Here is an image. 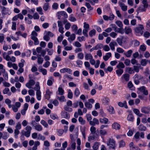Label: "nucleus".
<instances>
[{
	"label": "nucleus",
	"instance_id": "obj_1",
	"mask_svg": "<svg viewBox=\"0 0 150 150\" xmlns=\"http://www.w3.org/2000/svg\"><path fill=\"white\" fill-rule=\"evenodd\" d=\"M144 28L142 25H139L134 29V31L138 35H142L143 34Z\"/></svg>",
	"mask_w": 150,
	"mask_h": 150
},
{
	"label": "nucleus",
	"instance_id": "obj_2",
	"mask_svg": "<svg viewBox=\"0 0 150 150\" xmlns=\"http://www.w3.org/2000/svg\"><path fill=\"white\" fill-rule=\"evenodd\" d=\"M118 44L121 46L127 40V38L123 36H120L119 38H117L116 40Z\"/></svg>",
	"mask_w": 150,
	"mask_h": 150
},
{
	"label": "nucleus",
	"instance_id": "obj_3",
	"mask_svg": "<svg viewBox=\"0 0 150 150\" xmlns=\"http://www.w3.org/2000/svg\"><path fill=\"white\" fill-rule=\"evenodd\" d=\"M31 38L34 41V44L37 45L39 44V41L36 36H37V33L35 31H33L31 34Z\"/></svg>",
	"mask_w": 150,
	"mask_h": 150
},
{
	"label": "nucleus",
	"instance_id": "obj_4",
	"mask_svg": "<svg viewBox=\"0 0 150 150\" xmlns=\"http://www.w3.org/2000/svg\"><path fill=\"white\" fill-rule=\"evenodd\" d=\"M107 145L110 148L113 149H115V142L112 139H110L107 143Z\"/></svg>",
	"mask_w": 150,
	"mask_h": 150
},
{
	"label": "nucleus",
	"instance_id": "obj_5",
	"mask_svg": "<svg viewBox=\"0 0 150 150\" xmlns=\"http://www.w3.org/2000/svg\"><path fill=\"white\" fill-rule=\"evenodd\" d=\"M57 16L58 17L59 19H60V18L62 16H64L66 18L68 17V15L66 13V12L64 11H59L56 14Z\"/></svg>",
	"mask_w": 150,
	"mask_h": 150
},
{
	"label": "nucleus",
	"instance_id": "obj_6",
	"mask_svg": "<svg viewBox=\"0 0 150 150\" xmlns=\"http://www.w3.org/2000/svg\"><path fill=\"white\" fill-rule=\"evenodd\" d=\"M58 26L59 27V31L62 34H63L64 32V28L63 26V24L61 21H57Z\"/></svg>",
	"mask_w": 150,
	"mask_h": 150
},
{
	"label": "nucleus",
	"instance_id": "obj_7",
	"mask_svg": "<svg viewBox=\"0 0 150 150\" xmlns=\"http://www.w3.org/2000/svg\"><path fill=\"white\" fill-rule=\"evenodd\" d=\"M138 91L137 93H139V92H141L143 93L145 95H147L148 94V92L147 90L146 89V88L144 86H142V87L138 88Z\"/></svg>",
	"mask_w": 150,
	"mask_h": 150
},
{
	"label": "nucleus",
	"instance_id": "obj_8",
	"mask_svg": "<svg viewBox=\"0 0 150 150\" xmlns=\"http://www.w3.org/2000/svg\"><path fill=\"white\" fill-rule=\"evenodd\" d=\"M60 72L61 73H64L65 72H67L69 74H72V71L70 69L65 68L61 69L60 70Z\"/></svg>",
	"mask_w": 150,
	"mask_h": 150
},
{
	"label": "nucleus",
	"instance_id": "obj_9",
	"mask_svg": "<svg viewBox=\"0 0 150 150\" xmlns=\"http://www.w3.org/2000/svg\"><path fill=\"white\" fill-rule=\"evenodd\" d=\"M35 84V81L32 79L30 80L29 81L25 84V86L29 88H31L32 86Z\"/></svg>",
	"mask_w": 150,
	"mask_h": 150
},
{
	"label": "nucleus",
	"instance_id": "obj_10",
	"mask_svg": "<svg viewBox=\"0 0 150 150\" xmlns=\"http://www.w3.org/2000/svg\"><path fill=\"white\" fill-rule=\"evenodd\" d=\"M52 93V92L50 91L49 89H47L45 94V99L47 100H49L50 98V96Z\"/></svg>",
	"mask_w": 150,
	"mask_h": 150
},
{
	"label": "nucleus",
	"instance_id": "obj_11",
	"mask_svg": "<svg viewBox=\"0 0 150 150\" xmlns=\"http://www.w3.org/2000/svg\"><path fill=\"white\" fill-rule=\"evenodd\" d=\"M99 124V120L98 119L94 118L92 121H89V124L90 125L93 126H95L96 125H98Z\"/></svg>",
	"mask_w": 150,
	"mask_h": 150
},
{
	"label": "nucleus",
	"instance_id": "obj_12",
	"mask_svg": "<svg viewBox=\"0 0 150 150\" xmlns=\"http://www.w3.org/2000/svg\"><path fill=\"white\" fill-rule=\"evenodd\" d=\"M112 128L116 130H118L120 128V126L118 123L115 122L112 125Z\"/></svg>",
	"mask_w": 150,
	"mask_h": 150
},
{
	"label": "nucleus",
	"instance_id": "obj_13",
	"mask_svg": "<svg viewBox=\"0 0 150 150\" xmlns=\"http://www.w3.org/2000/svg\"><path fill=\"white\" fill-rule=\"evenodd\" d=\"M129 146L130 150H140V149L137 147L134 146L133 142H130L129 144Z\"/></svg>",
	"mask_w": 150,
	"mask_h": 150
},
{
	"label": "nucleus",
	"instance_id": "obj_14",
	"mask_svg": "<svg viewBox=\"0 0 150 150\" xmlns=\"http://www.w3.org/2000/svg\"><path fill=\"white\" fill-rule=\"evenodd\" d=\"M76 35L74 34H71L68 38V40L71 43L75 39Z\"/></svg>",
	"mask_w": 150,
	"mask_h": 150
},
{
	"label": "nucleus",
	"instance_id": "obj_15",
	"mask_svg": "<svg viewBox=\"0 0 150 150\" xmlns=\"http://www.w3.org/2000/svg\"><path fill=\"white\" fill-rule=\"evenodd\" d=\"M118 105L121 107H124L125 108H128V106L127 105V102L125 101H124L123 103L121 102H118Z\"/></svg>",
	"mask_w": 150,
	"mask_h": 150
},
{
	"label": "nucleus",
	"instance_id": "obj_16",
	"mask_svg": "<svg viewBox=\"0 0 150 150\" xmlns=\"http://www.w3.org/2000/svg\"><path fill=\"white\" fill-rule=\"evenodd\" d=\"M64 91L61 87H59L58 89V91L57 92V95L62 96L64 94Z\"/></svg>",
	"mask_w": 150,
	"mask_h": 150
},
{
	"label": "nucleus",
	"instance_id": "obj_17",
	"mask_svg": "<svg viewBox=\"0 0 150 150\" xmlns=\"http://www.w3.org/2000/svg\"><path fill=\"white\" fill-rule=\"evenodd\" d=\"M93 58V57L91 54L85 53V59L86 60H90V59H92Z\"/></svg>",
	"mask_w": 150,
	"mask_h": 150
},
{
	"label": "nucleus",
	"instance_id": "obj_18",
	"mask_svg": "<svg viewBox=\"0 0 150 150\" xmlns=\"http://www.w3.org/2000/svg\"><path fill=\"white\" fill-rule=\"evenodd\" d=\"M111 53L110 52H108L105 54V55L103 56V58L105 61H106L111 57Z\"/></svg>",
	"mask_w": 150,
	"mask_h": 150
},
{
	"label": "nucleus",
	"instance_id": "obj_19",
	"mask_svg": "<svg viewBox=\"0 0 150 150\" xmlns=\"http://www.w3.org/2000/svg\"><path fill=\"white\" fill-rule=\"evenodd\" d=\"M107 110L110 114H113L114 113V108L112 106H110L107 107Z\"/></svg>",
	"mask_w": 150,
	"mask_h": 150
},
{
	"label": "nucleus",
	"instance_id": "obj_20",
	"mask_svg": "<svg viewBox=\"0 0 150 150\" xmlns=\"http://www.w3.org/2000/svg\"><path fill=\"white\" fill-rule=\"evenodd\" d=\"M62 116L63 118L66 119H69L70 117L69 114L67 112L63 111L62 112Z\"/></svg>",
	"mask_w": 150,
	"mask_h": 150
},
{
	"label": "nucleus",
	"instance_id": "obj_21",
	"mask_svg": "<svg viewBox=\"0 0 150 150\" xmlns=\"http://www.w3.org/2000/svg\"><path fill=\"white\" fill-rule=\"evenodd\" d=\"M35 129L37 131H42V130L43 128L39 124L36 125L34 126Z\"/></svg>",
	"mask_w": 150,
	"mask_h": 150
},
{
	"label": "nucleus",
	"instance_id": "obj_22",
	"mask_svg": "<svg viewBox=\"0 0 150 150\" xmlns=\"http://www.w3.org/2000/svg\"><path fill=\"white\" fill-rule=\"evenodd\" d=\"M57 99L59 100L60 102H66V99H65V97L64 96L62 95L60 97L57 96Z\"/></svg>",
	"mask_w": 150,
	"mask_h": 150
},
{
	"label": "nucleus",
	"instance_id": "obj_23",
	"mask_svg": "<svg viewBox=\"0 0 150 150\" xmlns=\"http://www.w3.org/2000/svg\"><path fill=\"white\" fill-rule=\"evenodd\" d=\"M3 58L7 61H9L10 56L6 52H4L3 54Z\"/></svg>",
	"mask_w": 150,
	"mask_h": 150
},
{
	"label": "nucleus",
	"instance_id": "obj_24",
	"mask_svg": "<svg viewBox=\"0 0 150 150\" xmlns=\"http://www.w3.org/2000/svg\"><path fill=\"white\" fill-rule=\"evenodd\" d=\"M68 98L70 99H71L73 98V94L71 90L70 89H67Z\"/></svg>",
	"mask_w": 150,
	"mask_h": 150
},
{
	"label": "nucleus",
	"instance_id": "obj_25",
	"mask_svg": "<svg viewBox=\"0 0 150 150\" xmlns=\"http://www.w3.org/2000/svg\"><path fill=\"white\" fill-rule=\"evenodd\" d=\"M5 103L8 105L9 108H11L12 105L11 104V101L8 98H6L5 100Z\"/></svg>",
	"mask_w": 150,
	"mask_h": 150
},
{
	"label": "nucleus",
	"instance_id": "obj_26",
	"mask_svg": "<svg viewBox=\"0 0 150 150\" xmlns=\"http://www.w3.org/2000/svg\"><path fill=\"white\" fill-rule=\"evenodd\" d=\"M125 33L128 34L132 32V30L129 27H125L124 29Z\"/></svg>",
	"mask_w": 150,
	"mask_h": 150
},
{
	"label": "nucleus",
	"instance_id": "obj_27",
	"mask_svg": "<svg viewBox=\"0 0 150 150\" xmlns=\"http://www.w3.org/2000/svg\"><path fill=\"white\" fill-rule=\"evenodd\" d=\"M125 67L124 64L122 62H119L116 66V68L118 69H123Z\"/></svg>",
	"mask_w": 150,
	"mask_h": 150
},
{
	"label": "nucleus",
	"instance_id": "obj_28",
	"mask_svg": "<svg viewBox=\"0 0 150 150\" xmlns=\"http://www.w3.org/2000/svg\"><path fill=\"white\" fill-rule=\"evenodd\" d=\"M108 120V119L107 118L105 117L103 118H100L99 119V121L100 123L104 124H106Z\"/></svg>",
	"mask_w": 150,
	"mask_h": 150
},
{
	"label": "nucleus",
	"instance_id": "obj_29",
	"mask_svg": "<svg viewBox=\"0 0 150 150\" xmlns=\"http://www.w3.org/2000/svg\"><path fill=\"white\" fill-rule=\"evenodd\" d=\"M54 79L52 77H50V79L47 81V84L49 86H51L53 83L52 81H54Z\"/></svg>",
	"mask_w": 150,
	"mask_h": 150
},
{
	"label": "nucleus",
	"instance_id": "obj_30",
	"mask_svg": "<svg viewBox=\"0 0 150 150\" xmlns=\"http://www.w3.org/2000/svg\"><path fill=\"white\" fill-rule=\"evenodd\" d=\"M116 44L115 42H111L109 44L110 49L112 50H114L115 49V45Z\"/></svg>",
	"mask_w": 150,
	"mask_h": 150
},
{
	"label": "nucleus",
	"instance_id": "obj_31",
	"mask_svg": "<svg viewBox=\"0 0 150 150\" xmlns=\"http://www.w3.org/2000/svg\"><path fill=\"white\" fill-rule=\"evenodd\" d=\"M86 127H83V128L81 129V131L83 136L84 139H86Z\"/></svg>",
	"mask_w": 150,
	"mask_h": 150
},
{
	"label": "nucleus",
	"instance_id": "obj_32",
	"mask_svg": "<svg viewBox=\"0 0 150 150\" xmlns=\"http://www.w3.org/2000/svg\"><path fill=\"white\" fill-rule=\"evenodd\" d=\"M141 111L142 113L145 114H148L149 113V111L146 107H143L141 109Z\"/></svg>",
	"mask_w": 150,
	"mask_h": 150
},
{
	"label": "nucleus",
	"instance_id": "obj_33",
	"mask_svg": "<svg viewBox=\"0 0 150 150\" xmlns=\"http://www.w3.org/2000/svg\"><path fill=\"white\" fill-rule=\"evenodd\" d=\"M36 98L38 100H40L41 99V92L40 91H38L36 92Z\"/></svg>",
	"mask_w": 150,
	"mask_h": 150
},
{
	"label": "nucleus",
	"instance_id": "obj_34",
	"mask_svg": "<svg viewBox=\"0 0 150 150\" xmlns=\"http://www.w3.org/2000/svg\"><path fill=\"white\" fill-rule=\"evenodd\" d=\"M116 74L118 76H120L123 72V70L122 69H118L116 71Z\"/></svg>",
	"mask_w": 150,
	"mask_h": 150
},
{
	"label": "nucleus",
	"instance_id": "obj_35",
	"mask_svg": "<svg viewBox=\"0 0 150 150\" xmlns=\"http://www.w3.org/2000/svg\"><path fill=\"white\" fill-rule=\"evenodd\" d=\"M2 72H3V76L5 80H8V75L7 72L5 71V70L3 69V71Z\"/></svg>",
	"mask_w": 150,
	"mask_h": 150
},
{
	"label": "nucleus",
	"instance_id": "obj_36",
	"mask_svg": "<svg viewBox=\"0 0 150 150\" xmlns=\"http://www.w3.org/2000/svg\"><path fill=\"white\" fill-rule=\"evenodd\" d=\"M127 119L128 121L132 122L134 120V118L132 114H129L127 116Z\"/></svg>",
	"mask_w": 150,
	"mask_h": 150
},
{
	"label": "nucleus",
	"instance_id": "obj_37",
	"mask_svg": "<svg viewBox=\"0 0 150 150\" xmlns=\"http://www.w3.org/2000/svg\"><path fill=\"white\" fill-rule=\"evenodd\" d=\"M132 53V51L131 50H128L127 52L125 54V56L127 57H131Z\"/></svg>",
	"mask_w": 150,
	"mask_h": 150
},
{
	"label": "nucleus",
	"instance_id": "obj_38",
	"mask_svg": "<svg viewBox=\"0 0 150 150\" xmlns=\"http://www.w3.org/2000/svg\"><path fill=\"white\" fill-rule=\"evenodd\" d=\"M79 122L80 124L82 125H84L85 124L86 121L83 119V118L81 117H79L78 119Z\"/></svg>",
	"mask_w": 150,
	"mask_h": 150
},
{
	"label": "nucleus",
	"instance_id": "obj_39",
	"mask_svg": "<svg viewBox=\"0 0 150 150\" xmlns=\"http://www.w3.org/2000/svg\"><path fill=\"white\" fill-rule=\"evenodd\" d=\"M122 77H123L126 81H128L129 80V75L128 74H123Z\"/></svg>",
	"mask_w": 150,
	"mask_h": 150
},
{
	"label": "nucleus",
	"instance_id": "obj_40",
	"mask_svg": "<svg viewBox=\"0 0 150 150\" xmlns=\"http://www.w3.org/2000/svg\"><path fill=\"white\" fill-rule=\"evenodd\" d=\"M80 94L79 90L78 88L75 89L74 92V95L76 97H78Z\"/></svg>",
	"mask_w": 150,
	"mask_h": 150
},
{
	"label": "nucleus",
	"instance_id": "obj_41",
	"mask_svg": "<svg viewBox=\"0 0 150 150\" xmlns=\"http://www.w3.org/2000/svg\"><path fill=\"white\" fill-rule=\"evenodd\" d=\"M96 128L93 126H91L90 129L91 134H95L96 132Z\"/></svg>",
	"mask_w": 150,
	"mask_h": 150
},
{
	"label": "nucleus",
	"instance_id": "obj_42",
	"mask_svg": "<svg viewBox=\"0 0 150 150\" xmlns=\"http://www.w3.org/2000/svg\"><path fill=\"white\" fill-rule=\"evenodd\" d=\"M126 69L128 73L130 74H132L134 73V70L133 68L127 67Z\"/></svg>",
	"mask_w": 150,
	"mask_h": 150
},
{
	"label": "nucleus",
	"instance_id": "obj_43",
	"mask_svg": "<svg viewBox=\"0 0 150 150\" xmlns=\"http://www.w3.org/2000/svg\"><path fill=\"white\" fill-rule=\"evenodd\" d=\"M22 134H24L26 137H29L30 135V132H27L23 131L21 132Z\"/></svg>",
	"mask_w": 150,
	"mask_h": 150
},
{
	"label": "nucleus",
	"instance_id": "obj_44",
	"mask_svg": "<svg viewBox=\"0 0 150 150\" xmlns=\"http://www.w3.org/2000/svg\"><path fill=\"white\" fill-rule=\"evenodd\" d=\"M99 146V144L98 142H95L94 143L92 148L94 150H97Z\"/></svg>",
	"mask_w": 150,
	"mask_h": 150
},
{
	"label": "nucleus",
	"instance_id": "obj_45",
	"mask_svg": "<svg viewBox=\"0 0 150 150\" xmlns=\"http://www.w3.org/2000/svg\"><path fill=\"white\" fill-rule=\"evenodd\" d=\"M71 24L69 22H67L65 24L64 28L66 30H68L70 28Z\"/></svg>",
	"mask_w": 150,
	"mask_h": 150
},
{
	"label": "nucleus",
	"instance_id": "obj_46",
	"mask_svg": "<svg viewBox=\"0 0 150 150\" xmlns=\"http://www.w3.org/2000/svg\"><path fill=\"white\" fill-rule=\"evenodd\" d=\"M99 132L101 136H104L107 134V132L105 129H100L99 130Z\"/></svg>",
	"mask_w": 150,
	"mask_h": 150
},
{
	"label": "nucleus",
	"instance_id": "obj_47",
	"mask_svg": "<svg viewBox=\"0 0 150 150\" xmlns=\"http://www.w3.org/2000/svg\"><path fill=\"white\" fill-rule=\"evenodd\" d=\"M113 70V68L112 67L109 66L107 68H104V71L106 73H107L108 71L109 72H111Z\"/></svg>",
	"mask_w": 150,
	"mask_h": 150
},
{
	"label": "nucleus",
	"instance_id": "obj_48",
	"mask_svg": "<svg viewBox=\"0 0 150 150\" xmlns=\"http://www.w3.org/2000/svg\"><path fill=\"white\" fill-rule=\"evenodd\" d=\"M40 123L42 125L45 127L47 128L48 125L46 122L43 120H41L40 121Z\"/></svg>",
	"mask_w": 150,
	"mask_h": 150
},
{
	"label": "nucleus",
	"instance_id": "obj_49",
	"mask_svg": "<svg viewBox=\"0 0 150 150\" xmlns=\"http://www.w3.org/2000/svg\"><path fill=\"white\" fill-rule=\"evenodd\" d=\"M139 129L141 131H145L146 129V127L143 125L141 124L139 127Z\"/></svg>",
	"mask_w": 150,
	"mask_h": 150
},
{
	"label": "nucleus",
	"instance_id": "obj_50",
	"mask_svg": "<svg viewBox=\"0 0 150 150\" xmlns=\"http://www.w3.org/2000/svg\"><path fill=\"white\" fill-rule=\"evenodd\" d=\"M134 129H132L129 130L127 133V134L128 136H132L133 132L134 131Z\"/></svg>",
	"mask_w": 150,
	"mask_h": 150
},
{
	"label": "nucleus",
	"instance_id": "obj_51",
	"mask_svg": "<svg viewBox=\"0 0 150 150\" xmlns=\"http://www.w3.org/2000/svg\"><path fill=\"white\" fill-rule=\"evenodd\" d=\"M142 3L144 8H147L148 6L147 0H142Z\"/></svg>",
	"mask_w": 150,
	"mask_h": 150
},
{
	"label": "nucleus",
	"instance_id": "obj_52",
	"mask_svg": "<svg viewBox=\"0 0 150 150\" xmlns=\"http://www.w3.org/2000/svg\"><path fill=\"white\" fill-rule=\"evenodd\" d=\"M147 61L146 59H142L141 61V64L142 66H145L146 64Z\"/></svg>",
	"mask_w": 150,
	"mask_h": 150
},
{
	"label": "nucleus",
	"instance_id": "obj_53",
	"mask_svg": "<svg viewBox=\"0 0 150 150\" xmlns=\"http://www.w3.org/2000/svg\"><path fill=\"white\" fill-rule=\"evenodd\" d=\"M115 23L120 28H122L123 24L121 21H117Z\"/></svg>",
	"mask_w": 150,
	"mask_h": 150
},
{
	"label": "nucleus",
	"instance_id": "obj_54",
	"mask_svg": "<svg viewBox=\"0 0 150 150\" xmlns=\"http://www.w3.org/2000/svg\"><path fill=\"white\" fill-rule=\"evenodd\" d=\"M77 26L75 25H73L71 27L72 30L74 33L78 29Z\"/></svg>",
	"mask_w": 150,
	"mask_h": 150
},
{
	"label": "nucleus",
	"instance_id": "obj_55",
	"mask_svg": "<svg viewBox=\"0 0 150 150\" xmlns=\"http://www.w3.org/2000/svg\"><path fill=\"white\" fill-rule=\"evenodd\" d=\"M110 36L113 38H115L117 35V34L115 32H112L110 34Z\"/></svg>",
	"mask_w": 150,
	"mask_h": 150
},
{
	"label": "nucleus",
	"instance_id": "obj_56",
	"mask_svg": "<svg viewBox=\"0 0 150 150\" xmlns=\"http://www.w3.org/2000/svg\"><path fill=\"white\" fill-rule=\"evenodd\" d=\"M28 93L30 96H33L35 94L34 91L32 89L29 90L28 91Z\"/></svg>",
	"mask_w": 150,
	"mask_h": 150
},
{
	"label": "nucleus",
	"instance_id": "obj_57",
	"mask_svg": "<svg viewBox=\"0 0 150 150\" xmlns=\"http://www.w3.org/2000/svg\"><path fill=\"white\" fill-rule=\"evenodd\" d=\"M4 35L2 33H0V42L2 43L4 40Z\"/></svg>",
	"mask_w": 150,
	"mask_h": 150
},
{
	"label": "nucleus",
	"instance_id": "obj_58",
	"mask_svg": "<svg viewBox=\"0 0 150 150\" xmlns=\"http://www.w3.org/2000/svg\"><path fill=\"white\" fill-rule=\"evenodd\" d=\"M83 87L84 89L88 91L90 90V88L88 85L86 83L84 82L83 83Z\"/></svg>",
	"mask_w": 150,
	"mask_h": 150
},
{
	"label": "nucleus",
	"instance_id": "obj_59",
	"mask_svg": "<svg viewBox=\"0 0 150 150\" xmlns=\"http://www.w3.org/2000/svg\"><path fill=\"white\" fill-rule=\"evenodd\" d=\"M120 6L121 7L122 9H127V6L124 4L122 3H120Z\"/></svg>",
	"mask_w": 150,
	"mask_h": 150
},
{
	"label": "nucleus",
	"instance_id": "obj_60",
	"mask_svg": "<svg viewBox=\"0 0 150 150\" xmlns=\"http://www.w3.org/2000/svg\"><path fill=\"white\" fill-rule=\"evenodd\" d=\"M19 131L18 129H15L14 130V133L15 134L14 137L15 138L17 139V138L18 137V135L19 133Z\"/></svg>",
	"mask_w": 150,
	"mask_h": 150
},
{
	"label": "nucleus",
	"instance_id": "obj_61",
	"mask_svg": "<svg viewBox=\"0 0 150 150\" xmlns=\"http://www.w3.org/2000/svg\"><path fill=\"white\" fill-rule=\"evenodd\" d=\"M125 145V143L124 141L122 140L120 141L119 142V147H124Z\"/></svg>",
	"mask_w": 150,
	"mask_h": 150
},
{
	"label": "nucleus",
	"instance_id": "obj_62",
	"mask_svg": "<svg viewBox=\"0 0 150 150\" xmlns=\"http://www.w3.org/2000/svg\"><path fill=\"white\" fill-rule=\"evenodd\" d=\"M77 57L80 59H83L84 57L83 54L82 52L79 53L77 54Z\"/></svg>",
	"mask_w": 150,
	"mask_h": 150
},
{
	"label": "nucleus",
	"instance_id": "obj_63",
	"mask_svg": "<svg viewBox=\"0 0 150 150\" xmlns=\"http://www.w3.org/2000/svg\"><path fill=\"white\" fill-rule=\"evenodd\" d=\"M73 45L74 46L77 47H80L81 46V44L78 41L75 42Z\"/></svg>",
	"mask_w": 150,
	"mask_h": 150
},
{
	"label": "nucleus",
	"instance_id": "obj_64",
	"mask_svg": "<svg viewBox=\"0 0 150 150\" xmlns=\"http://www.w3.org/2000/svg\"><path fill=\"white\" fill-rule=\"evenodd\" d=\"M96 33V30H91L89 32V35L90 36L92 37Z\"/></svg>",
	"mask_w": 150,
	"mask_h": 150
}]
</instances>
